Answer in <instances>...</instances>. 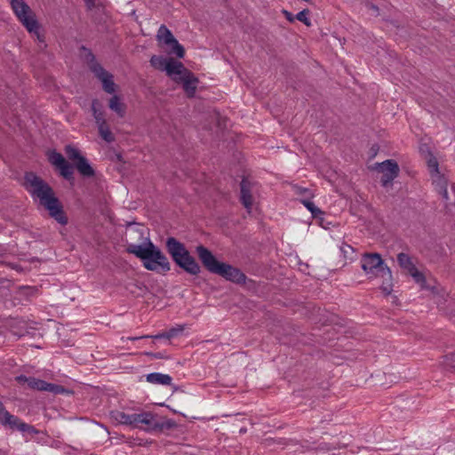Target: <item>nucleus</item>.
<instances>
[{"mask_svg": "<svg viewBox=\"0 0 455 455\" xmlns=\"http://www.w3.org/2000/svg\"><path fill=\"white\" fill-rule=\"evenodd\" d=\"M25 186L35 200H38L40 205L49 212V214L58 223L66 225L68 218L63 208L55 196L52 188L40 177L33 172L25 175Z\"/></svg>", "mask_w": 455, "mask_h": 455, "instance_id": "nucleus-1", "label": "nucleus"}, {"mask_svg": "<svg viewBox=\"0 0 455 455\" xmlns=\"http://www.w3.org/2000/svg\"><path fill=\"white\" fill-rule=\"evenodd\" d=\"M134 231L141 238H144V242L142 244L129 243L126 251L139 258L147 270L157 273L170 271L171 264L167 257L152 243L149 237H144V229L138 228Z\"/></svg>", "mask_w": 455, "mask_h": 455, "instance_id": "nucleus-2", "label": "nucleus"}, {"mask_svg": "<svg viewBox=\"0 0 455 455\" xmlns=\"http://www.w3.org/2000/svg\"><path fill=\"white\" fill-rule=\"evenodd\" d=\"M196 252L203 266L211 273L219 275L225 279L242 283L245 282V275L229 264L217 260L212 252L203 245L196 247Z\"/></svg>", "mask_w": 455, "mask_h": 455, "instance_id": "nucleus-3", "label": "nucleus"}, {"mask_svg": "<svg viewBox=\"0 0 455 455\" xmlns=\"http://www.w3.org/2000/svg\"><path fill=\"white\" fill-rule=\"evenodd\" d=\"M165 246L173 261L187 273L196 275L201 272L199 264L182 243L174 237H168Z\"/></svg>", "mask_w": 455, "mask_h": 455, "instance_id": "nucleus-4", "label": "nucleus"}, {"mask_svg": "<svg viewBox=\"0 0 455 455\" xmlns=\"http://www.w3.org/2000/svg\"><path fill=\"white\" fill-rule=\"evenodd\" d=\"M10 4L15 16L26 29L34 34L39 41H44L36 15L28 4L24 0H11Z\"/></svg>", "mask_w": 455, "mask_h": 455, "instance_id": "nucleus-5", "label": "nucleus"}, {"mask_svg": "<svg viewBox=\"0 0 455 455\" xmlns=\"http://www.w3.org/2000/svg\"><path fill=\"white\" fill-rule=\"evenodd\" d=\"M175 427L172 419L159 420L156 414L150 411L138 413L136 427L148 432H162L164 429H171Z\"/></svg>", "mask_w": 455, "mask_h": 455, "instance_id": "nucleus-6", "label": "nucleus"}, {"mask_svg": "<svg viewBox=\"0 0 455 455\" xmlns=\"http://www.w3.org/2000/svg\"><path fill=\"white\" fill-rule=\"evenodd\" d=\"M361 267L366 275L391 278V270L379 253H364L361 259Z\"/></svg>", "mask_w": 455, "mask_h": 455, "instance_id": "nucleus-7", "label": "nucleus"}, {"mask_svg": "<svg viewBox=\"0 0 455 455\" xmlns=\"http://www.w3.org/2000/svg\"><path fill=\"white\" fill-rule=\"evenodd\" d=\"M87 60L90 70L102 83L103 90L108 93L115 92L116 84L113 80V76L96 61L95 56L91 52L88 53Z\"/></svg>", "mask_w": 455, "mask_h": 455, "instance_id": "nucleus-8", "label": "nucleus"}, {"mask_svg": "<svg viewBox=\"0 0 455 455\" xmlns=\"http://www.w3.org/2000/svg\"><path fill=\"white\" fill-rule=\"evenodd\" d=\"M0 424L4 427H8L12 430H19L22 433H28L30 435L36 434V430L31 425H28L21 421L18 417L11 414L6 411L3 403L0 401Z\"/></svg>", "mask_w": 455, "mask_h": 455, "instance_id": "nucleus-9", "label": "nucleus"}, {"mask_svg": "<svg viewBox=\"0 0 455 455\" xmlns=\"http://www.w3.org/2000/svg\"><path fill=\"white\" fill-rule=\"evenodd\" d=\"M65 153L68 158L74 162L77 172L85 178L93 177L95 172L88 160L83 156L79 150L70 145L65 148Z\"/></svg>", "mask_w": 455, "mask_h": 455, "instance_id": "nucleus-10", "label": "nucleus"}, {"mask_svg": "<svg viewBox=\"0 0 455 455\" xmlns=\"http://www.w3.org/2000/svg\"><path fill=\"white\" fill-rule=\"evenodd\" d=\"M376 169L382 173L380 182L383 187L391 185L400 171L397 163L394 160H386L378 164Z\"/></svg>", "mask_w": 455, "mask_h": 455, "instance_id": "nucleus-11", "label": "nucleus"}, {"mask_svg": "<svg viewBox=\"0 0 455 455\" xmlns=\"http://www.w3.org/2000/svg\"><path fill=\"white\" fill-rule=\"evenodd\" d=\"M253 187L254 185L247 179H243L240 184V200L243 205L250 212L254 202L253 199Z\"/></svg>", "mask_w": 455, "mask_h": 455, "instance_id": "nucleus-12", "label": "nucleus"}, {"mask_svg": "<svg viewBox=\"0 0 455 455\" xmlns=\"http://www.w3.org/2000/svg\"><path fill=\"white\" fill-rule=\"evenodd\" d=\"M175 82L182 84L183 89L188 97H194L198 84V79L191 71L186 73L182 77H176Z\"/></svg>", "mask_w": 455, "mask_h": 455, "instance_id": "nucleus-13", "label": "nucleus"}, {"mask_svg": "<svg viewBox=\"0 0 455 455\" xmlns=\"http://www.w3.org/2000/svg\"><path fill=\"white\" fill-rule=\"evenodd\" d=\"M166 74L171 76L174 81L176 77H182L189 70L184 67V65L172 58H169V62L165 67Z\"/></svg>", "mask_w": 455, "mask_h": 455, "instance_id": "nucleus-14", "label": "nucleus"}, {"mask_svg": "<svg viewBox=\"0 0 455 455\" xmlns=\"http://www.w3.org/2000/svg\"><path fill=\"white\" fill-rule=\"evenodd\" d=\"M137 416L138 413H126L121 411H114L111 412L112 419L117 423L132 426L136 427L137 426Z\"/></svg>", "mask_w": 455, "mask_h": 455, "instance_id": "nucleus-15", "label": "nucleus"}, {"mask_svg": "<svg viewBox=\"0 0 455 455\" xmlns=\"http://www.w3.org/2000/svg\"><path fill=\"white\" fill-rule=\"evenodd\" d=\"M433 185L435 190L443 196V199H449V194L447 190V180L440 172L431 175Z\"/></svg>", "mask_w": 455, "mask_h": 455, "instance_id": "nucleus-16", "label": "nucleus"}, {"mask_svg": "<svg viewBox=\"0 0 455 455\" xmlns=\"http://www.w3.org/2000/svg\"><path fill=\"white\" fill-rule=\"evenodd\" d=\"M146 380L152 384L171 386L172 378L168 374L153 372L146 375Z\"/></svg>", "mask_w": 455, "mask_h": 455, "instance_id": "nucleus-17", "label": "nucleus"}, {"mask_svg": "<svg viewBox=\"0 0 455 455\" xmlns=\"http://www.w3.org/2000/svg\"><path fill=\"white\" fill-rule=\"evenodd\" d=\"M156 39L159 43H164L165 45H171L176 39L171 30L164 25H161L156 34Z\"/></svg>", "mask_w": 455, "mask_h": 455, "instance_id": "nucleus-18", "label": "nucleus"}, {"mask_svg": "<svg viewBox=\"0 0 455 455\" xmlns=\"http://www.w3.org/2000/svg\"><path fill=\"white\" fill-rule=\"evenodd\" d=\"M109 108L116 112L118 116L124 117L126 112V106L124 103H123L120 100V97L117 95H114L109 100L108 103Z\"/></svg>", "mask_w": 455, "mask_h": 455, "instance_id": "nucleus-19", "label": "nucleus"}, {"mask_svg": "<svg viewBox=\"0 0 455 455\" xmlns=\"http://www.w3.org/2000/svg\"><path fill=\"white\" fill-rule=\"evenodd\" d=\"M397 262L399 266L404 270H406L408 273H410L416 267L412 261V259L407 253L404 252L398 253Z\"/></svg>", "mask_w": 455, "mask_h": 455, "instance_id": "nucleus-20", "label": "nucleus"}, {"mask_svg": "<svg viewBox=\"0 0 455 455\" xmlns=\"http://www.w3.org/2000/svg\"><path fill=\"white\" fill-rule=\"evenodd\" d=\"M100 136L108 143H111L115 140V136L111 132L108 123L98 125Z\"/></svg>", "mask_w": 455, "mask_h": 455, "instance_id": "nucleus-21", "label": "nucleus"}, {"mask_svg": "<svg viewBox=\"0 0 455 455\" xmlns=\"http://www.w3.org/2000/svg\"><path fill=\"white\" fill-rule=\"evenodd\" d=\"M169 62V58H164L163 56L153 55L150 59V64L156 69L165 70V67Z\"/></svg>", "mask_w": 455, "mask_h": 455, "instance_id": "nucleus-22", "label": "nucleus"}, {"mask_svg": "<svg viewBox=\"0 0 455 455\" xmlns=\"http://www.w3.org/2000/svg\"><path fill=\"white\" fill-rule=\"evenodd\" d=\"M409 275L413 278V280L420 285L422 289H428V286L427 285V281L424 274L417 269L415 267L413 270H411Z\"/></svg>", "mask_w": 455, "mask_h": 455, "instance_id": "nucleus-23", "label": "nucleus"}, {"mask_svg": "<svg viewBox=\"0 0 455 455\" xmlns=\"http://www.w3.org/2000/svg\"><path fill=\"white\" fill-rule=\"evenodd\" d=\"M169 54L176 55L178 58H183L185 54V50L183 46L177 41V39L174 40L173 43H171V45H168Z\"/></svg>", "mask_w": 455, "mask_h": 455, "instance_id": "nucleus-24", "label": "nucleus"}, {"mask_svg": "<svg viewBox=\"0 0 455 455\" xmlns=\"http://www.w3.org/2000/svg\"><path fill=\"white\" fill-rule=\"evenodd\" d=\"M301 203L311 212V214L314 218L321 219L322 216L323 215V212L321 209H319L317 206H315L313 202H311L309 200H301Z\"/></svg>", "mask_w": 455, "mask_h": 455, "instance_id": "nucleus-25", "label": "nucleus"}, {"mask_svg": "<svg viewBox=\"0 0 455 455\" xmlns=\"http://www.w3.org/2000/svg\"><path fill=\"white\" fill-rule=\"evenodd\" d=\"M58 169L60 170V175L66 180H70L73 179V167L68 164V161H66L64 164L59 166Z\"/></svg>", "mask_w": 455, "mask_h": 455, "instance_id": "nucleus-26", "label": "nucleus"}, {"mask_svg": "<svg viewBox=\"0 0 455 455\" xmlns=\"http://www.w3.org/2000/svg\"><path fill=\"white\" fill-rule=\"evenodd\" d=\"M46 381L29 377L28 379V386L33 389L44 391Z\"/></svg>", "mask_w": 455, "mask_h": 455, "instance_id": "nucleus-27", "label": "nucleus"}, {"mask_svg": "<svg viewBox=\"0 0 455 455\" xmlns=\"http://www.w3.org/2000/svg\"><path fill=\"white\" fill-rule=\"evenodd\" d=\"M49 160L51 164H53L56 168L61 164H64V163L67 161L61 154L57 152H52L49 156Z\"/></svg>", "mask_w": 455, "mask_h": 455, "instance_id": "nucleus-28", "label": "nucleus"}, {"mask_svg": "<svg viewBox=\"0 0 455 455\" xmlns=\"http://www.w3.org/2000/svg\"><path fill=\"white\" fill-rule=\"evenodd\" d=\"M427 167L430 172V175L439 173V165L436 158L433 156L429 157L427 160Z\"/></svg>", "mask_w": 455, "mask_h": 455, "instance_id": "nucleus-29", "label": "nucleus"}, {"mask_svg": "<svg viewBox=\"0 0 455 455\" xmlns=\"http://www.w3.org/2000/svg\"><path fill=\"white\" fill-rule=\"evenodd\" d=\"M44 391L52 393V394H62L65 392V388L62 386L48 383L45 384Z\"/></svg>", "mask_w": 455, "mask_h": 455, "instance_id": "nucleus-30", "label": "nucleus"}, {"mask_svg": "<svg viewBox=\"0 0 455 455\" xmlns=\"http://www.w3.org/2000/svg\"><path fill=\"white\" fill-rule=\"evenodd\" d=\"M308 12H309L308 10L304 9L297 13V15L295 16V19L303 22L306 26L310 27L311 22H310L309 19L307 18Z\"/></svg>", "mask_w": 455, "mask_h": 455, "instance_id": "nucleus-31", "label": "nucleus"}, {"mask_svg": "<svg viewBox=\"0 0 455 455\" xmlns=\"http://www.w3.org/2000/svg\"><path fill=\"white\" fill-rule=\"evenodd\" d=\"M184 331V326L178 325L176 327L171 328L167 331L166 339H171L172 338L177 337Z\"/></svg>", "mask_w": 455, "mask_h": 455, "instance_id": "nucleus-32", "label": "nucleus"}, {"mask_svg": "<svg viewBox=\"0 0 455 455\" xmlns=\"http://www.w3.org/2000/svg\"><path fill=\"white\" fill-rule=\"evenodd\" d=\"M92 116L95 119V123L98 125H100L102 124L107 123L105 116H104V111L103 110H96L94 109V113H92Z\"/></svg>", "mask_w": 455, "mask_h": 455, "instance_id": "nucleus-33", "label": "nucleus"}, {"mask_svg": "<svg viewBox=\"0 0 455 455\" xmlns=\"http://www.w3.org/2000/svg\"><path fill=\"white\" fill-rule=\"evenodd\" d=\"M384 278V282L381 285V290L382 291L386 294V295H389L392 291V277L390 279H388L387 277H383Z\"/></svg>", "mask_w": 455, "mask_h": 455, "instance_id": "nucleus-34", "label": "nucleus"}, {"mask_svg": "<svg viewBox=\"0 0 455 455\" xmlns=\"http://www.w3.org/2000/svg\"><path fill=\"white\" fill-rule=\"evenodd\" d=\"M340 251L344 254L345 257H348L349 254H352L354 252V248L347 243H343L340 246Z\"/></svg>", "mask_w": 455, "mask_h": 455, "instance_id": "nucleus-35", "label": "nucleus"}, {"mask_svg": "<svg viewBox=\"0 0 455 455\" xmlns=\"http://www.w3.org/2000/svg\"><path fill=\"white\" fill-rule=\"evenodd\" d=\"M166 335H167V331H164L162 333H158L156 335H144V336H141V337H139V339H148V338H152V339H166ZM132 339H138V338H133Z\"/></svg>", "mask_w": 455, "mask_h": 455, "instance_id": "nucleus-36", "label": "nucleus"}, {"mask_svg": "<svg viewBox=\"0 0 455 455\" xmlns=\"http://www.w3.org/2000/svg\"><path fill=\"white\" fill-rule=\"evenodd\" d=\"M365 7L371 12V15L378 16L379 15V8L375 4L371 3H365Z\"/></svg>", "mask_w": 455, "mask_h": 455, "instance_id": "nucleus-37", "label": "nucleus"}, {"mask_svg": "<svg viewBox=\"0 0 455 455\" xmlns=\"http://www.w3.org/2000/svg\"><path fill=\"white\" fill-rule=\"evenodd\" d=\"M91 109H92V113H94V109L102 110V106L99 100H97V99L92 100Z\"/></svg>", "mask_w": 455, "mask_h": 455, "instance_id": "nucleus-38", "label": "nucleus"}, {"mask_svg": "<svg viewBox=\"0 0 455 455\" xmlns=\"http://www.w3.org/2000/svg\"><path fill=\"white\" fill-rule=\"evenodd\" d=\"M283 12L289 21L292 22L294 20L295 17L292 15V13L285 10Z\"/></svg>", "mask_w": 455, "mask_h": 455, "instance_id": "nucleus-39", "label": "nucleus"}, {"mask_svg": "<svg viewBox=\"0 0 455 455\" xmlns=\"http://www.w3.org/2000/svg\"><path fill=\"white\" fill-rule=\"evenodd\" d=\"M96 0H84L85 5L88 9H92L95 6Z\"/></svg>", "mask_w": 455, "mask_h": 455, "instance_id": "nucleus-40", "label": "nucleus"}, {"mask_svg": "<svg viewBox=\"0 0 455 455\" xmlns=\"http://www.w3.org/2000/svg\"><path fill=\"white\" fill-rule=\"evenodd\" d=\"M29 379V377H26L24 375H20L19 377H17V380L20 382V383H27L28 384V379Z\"/></svg>", "mask_w": 455, "mask_h": 455, "instance_id": "nucleus-41", "label": "nucleus"}, {"mask_svg": "<svg viewBox=\"0 0 455 455\" xmlns=\"http://www.w3.org/2000/svg\"><path fill=\"white\" fill-rule=\"evenodd\" d=\"M438 304V307L441 308V309H443V306H442V303L440 301L437 302Z\"/></svg>", "mask_w": 455, "mask_h": 455, "instance_id": "nucleus-42", "label": "nucleus"}, {"mask_svg": "<svg viewBox=\"0 0 455 455\" xmlns=\"http://www.w3.org/2000/svg\"><path fill=\"white\" fill-rule=\"evenodd\" d=\"M155 357L156 358H162V355L160 354H156V355H155Z\"/></svg>", "mask_w": 455, "mask_h": 455, "instance_id": "nucleus-43", "label": "nucleus"}]
</instances>
